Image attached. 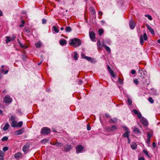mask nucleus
Instances as JSON below:
<instances>
[{
    "label": "nucleus",
    "mask_w": 160,
    "mask_h": 160,
    "mask_svg": "<svg viewBox=\"0 0 160 160\" xmlns=\"http://www.w3.org/2000/svg\"><path fill=\"white\" fill-rule=\"evenodd\" d=\"M9 127V124L8 123H7L5 124V126L3 128V130L4 131L7 130Z\"/></svg>",
    "instance_id": "obj_20"
},
{
    "label": "nucleus",
    "mask_w": 160,
    "mask_h": 160,
    "mask_svg": "<svg viewBox=\"0 0 160 160\" xmlns=\"http://www.w3.org/2000/svg\"><path fill=\"white\" fill-rule=\"evenodd\" d=\"M131 147L132 149L135 150L137 147V145L136 143H133L131 145Z\"/></svg>",
    "instance_id": "obj_26"
},
{
    "label": "nucleus",
    "mask_w": 160,
    "mask_h": 160,
    "mask_svg": "<svg viewBox=\"0 0 160 160\" xmlns=\"http://www.w3.org/2000/svg\"><path fill=\"white\" fill-rule=\"evenodd\" d=\"M118 81L119 82V83H122V80L120 79V78H118Z\"/></svg>",
    "instance_id": "obj_56"
},
{
    "label": "nucleus",
    "mask_w": 160,
    "mask_h": 160,
    "mask_svg": "<svg viewBox=\"0 0 160 160\" xmlns=\"http://www.w3.org/2000/svg\"><path fill=\"white\" fill-rule=\"evenodd\" d=\"M136 73L135 70H132L131 71V73L132 74H135Z\"/></svg>",
    "instance_id": "obj_53"
},
{
    "label": "nucleus",
    "mask_w": 160,
    "mask_h": 160,
    "mask_svg": "<svg viewBox=\"0 0 160 160\" xmlns=\"http://www.w3.org/2000/svg\"><path fill=\"white\" fill-rule=\"evenodd\" d=\"M9 121H11L12 122L15 121V117L14 116L12 115L9 119Z\"/></svg>",
    "instance_id": "obj_28"
},
{
    "label": "nucleus",
    "mask_w": 160,
    "mask_h": 160,
    "mask_svg": "<svg viewBox=\"0 0 160 160\" xmlns=\"http://www.w3.org/2000/svg\"><path fill=\"white\" fill-rule=\"evenodd\" d=\"M0 160H3V156H0Z\"/></svg>",
    "instance_id": "obj_63"
},
{
    "label": "nucleus",
    "mask_w": 160,
    "mask_h": 160,
    "mask_svg": "<svg viewBox=\"0 0 160 160\" xmlns=\"http://www.w3.org/2000/svg\"><path fill=\"white\" fill-rule=\"evenodd\" d=\"M29 148V145L27 143L25 144L23 147L22 148V150L24 152H25Z\"/></svg>",
    "instance_id": "obj_13"
},
{
    "label": "nucleus",
    "mask_w": 160,
    "mask_h": 160,
    "mask_svg": "<svg viewBox=\"0 0 160 160\" xmlns=\"http://www.w3.org/2000/svg\"><path fill=\"white\" fill-rule=\"evenodd\" d=\"M59 43L62 46H65L67 44V41L64 39H62L59 41Z\"/></svg>",
    "instance_id": "obj_16"
},
{
    "label": "nucleus",
    "mask_w": 160,
    "mask_h": 160,
    "mask_svg": "<svg viewBox=\"0 0 160 160\" xmlns=\"http://www.w3.org/2000/svg\"><path fill=\"white\" fill-rule=\"evenodd\" d=\"M133 131L134 133L135 134H137L138 135H140L141 134V132L140 131L139 129L136 127H134L133 129Z\"/></svg>",
    "instance_id": "obj_11"
},
{
    "label": "nucleus",
    "mask_w": 160,
    "mask_h": 160,
    "mask_svg": "<svg viewBox=\"0 0 160 160\" xmlns=\"http://www.w3.org/2000/svg\"><path fill=\"white\" fill-rule=\"evenodd\" d=\"M117 129V127L115 125H113L111 127V131H114Z\"/></svg>",
    "instance_id": "obj_24"
},
{
    "label": "nucleus",
    "mask_w": 160,
    "mask_h": 160,
    "mask_svg": "<svg viewBox=\"0 0 160 160\" xmlns=\"http://www.w3.org/2000/svg\"><path fill=\"white\" fill-rule=\"evenodd\" d=\"M87 129L88 131H90L91 130V127L89 124L87 125Z\"/></svg>",
    "instance_id": "obj_47"
},
{
    "label": "nucleus",
    "mask_w": 160,
    "mask_h": 160,
    "mask_svg": "<svg viewBox=\"0 0 160 160\" xmlns=\"http://www.w3.org/2000/svg\"><path fill=\"white\" fill-rule=\"evenodd\" d=\"M132 112L135 114L137 115V117L139 119H140L142 118V116L141 113L136 109H134Z\"/></svg>",
    "instance_id": "obj_7"
},
{
    "label": "nucleus",
    "mask_w": 160,
    "mask_h": 160,
    "mask_svg": "<svg viewBox=\"0 0 160 160\" xmlns=\"http://www.w3.org/2000/svg\"><path fill=\"white\" fill-rule=\"evenodd\" d=\"M152 136V134L150 132H148L147 134V138L151 139V137Z\"/></svg>",
    "instance_id": "obj_35"
},
{
    "label": "nucleus",
    "mask_w": 160,
    "mask_h": 160,
    "mask_svg": "<svg viewBox=\"0 0 160 160\" xmlns=\"http://www.w3.org/2000/svg\"><path fill=\"white\" fill-rule=\"evenodd\" d=\"M17 127H19L20 128L21 127L22 125V121H20L19 122L17 123Z\"/></svg>",
    "instance_id": "obj_32"
},
{
    "label": "nucleus",
    "mask_w": 160,
    "mask_h": 160,
    "mask_svg": "<svg viewBox=\"0 0 160 160\" xmlns=\"http://www.w3.org/2000/svg\"><path fill=\"white\" fill-rule=\"evenodd\" d=\"M6 38H7L6 41V43H8L9 42L12 41V39L10 37L6 36Z\"/></svg>",
    "instance_id": "obj_27"
},
{
    "label": "nucleus",
    "mask_w": 160,
    "mask_h": 160,
    "mask_svg": "<svg viewBox=\"0 0 160 160\" xmlns=\"http://www.w3.org/2000/svg\"><path fill=\"white\" fill-rule=\"evenodd\" d=\"M105 132L107 133H105L107 135H109V133L110 132V128L109 127L106 128L105 129Z\"/></svg>",
    "instance_id": "obj_22"
},
{
    "label": "nucleus",
    "mask_w": 160,
    "mask_h": 160,
    "mask_svg": "<svg viewBox=\"0 0 160 160\" xmlns=\"http://www.w3.org/2000/svg\"><path fill=\"white\" fill-rule=\"evenodd\" d=\"M53 29L56 33H58L59 32V30L57 29V28L55 26H53Z\"/></svg>",
    "instance_id": "obj_39"
},
{
    "label": "nucleus",
    "mask_w": 160,
    "mask_h": 160,
    "mask_svg": "<svg viewBox=\"0 0 160 160\" xmlns=\"http://www.w3.org/2000/svg\"><path fill=\"white\" fill-rule=\"evenodd\" d=\"M25 58H26V56H22V59L24 60H25Z\"/></svg>",
    "instance_id": "obj_64"
},
{
    "label": "nucleus",
    "mask_w": 160,
    "mask_h": 160,
    "mask_svg": "<svg viewBox=\"0 0 160 160\" xmlns=\"http://www.w3.org/2000/svg\"><path fill=\"white\" fill-rule=\"evenodd\" d=\"M138 160H144V158L141 157L139 158Z\"/></svg>",
    "instance_id": "obj_60"
},
{
    "label": "nucleus",
    "mask_w": 160,
    "mask_h": 160,
    "mask_svg": "<svg viewBox=\"0 0 160 160\" xmlns=\"http://www.w3.org/2000/svg\"><path fill=\"white\" fill-rule=\"evenodd\" d=\"M148 100L151 103H152L154 102V101L152 98L151 97H149L148 98Z\"/></svg>",
    "instance_id": "obj_38"
},
{
    "label": "nucleus",
    "mask_w": 160,
    "mask_h": 160,
    "mask_svg": "<svg viewBox=\"0 0 160 160\" xmlns=\"http://www.w3.org/2000/svg\"><path fill=\"white\" fill-rule=\"evenodd\" d=\"M47 22V20L45 19H43L42 20V23L45 24Z\"/></svg>",
    "instance_id": "obj_49"
},
{
    "label": "nucleus",
    "mask_w": 160,
    "mask_h": 160,
    "mask_svg": "<svg viewBox=\"0 0 160 160\" xmlns=\"http://www.w3.org/2000/svg\"><path fill=\"white\" fill-rule=\"evenodd\" d=\"M129 133L130 132H126L122 134V136L124 138H128L129 137Z\"/></svg>",
    "instance_id": "obj_25"
},
{
    "label": "nucleus",
    "mask_w": 160,
    "mask_h": 160,
    "mask_svg": "<svg viewBox=\"0 0 160 160\" xmlns=\"http://www.w3.org/2000/svg\"><path fill=\"white\" fill-rule=\"evenodd\" d=\"M2 71L3 72H4L5 74H7L8 73V70H6L5 71L3 69V68H2Z\"/></svg>",
    "instance_id": "obj_46"
},
{
    "label": "nucleus",
    "mask_w": 160,
    "mask_h": 160,
    "mask_svg": "<svg viewBox=\"0 0 160 160\" xmlns=\"http://www.w3.org/2000/svg\"><path fill=\"white\" fill-rule=\"evenodd\" d=\"M116 74L114 73L113 71L111 69V76L114 78L116 77Z\"/></svg>",
    "instance_id": "obj_30"
},
{
    "label": "nucleus",
    "mask_w": 160,
    "mask_h": 160,
    "mask_svg": "<svg viewBox=\"0 0 160 160\" xmlns=\"http://www.w3.org/2000/svg\"><path fill=\"white\" fill-rule=\"evenodd\" d=\"M98 14L100 16H102V12L101 11H99L98 12Z\"/></svg>",
    "instance_id": "obj_57"
},
{
    "label": "nucleus",
    "mask_w": 160,
    "mask_h": 160,
    "mask_svg": "<svg viewBox=\"0 0 160 160\" xmlns=\"http://www.w3.org/2000/svg\"><path fill=\"white\" fill-rule=\"evenodd\" d=\"M83 58L87 59L88 61H89L92 62H95V61L94 59L90 57L85 56Z\"/></svg>",
    "instance_id": "obj_15"
},
{
    "label": "nucleus",
    "mask_w": 160,
    "mask_h": 160,
    "mask_svg": "<svg viewBox=\"0 0 160 160\" xmlns=\"http://www.w3.org/2000/svg\"><path fill=\"white\" fill-rule=\"evenodd\" d=\"M22 155V153L21 152H19L16 153L14 155V157L16 158H20Z\"/></svg>",
    "instance_id": "obj_19"
},
{
    "label": "nucleus",
    "mask_w": 160,
    "mask_h": 160,
    "mask_svg": "<svg viewBox=\"0 0 160 160\" xmlns=\"http://www.w3.org/2000/svg\"><path fill=\"white\" fill-rule=\"evenodd\" d=\"M18 122L16 121L12 122L10 123L11 126L13 128H15L17 127Z\"/></svg>",
    "instance_id": "obj_18"
},
{
    "label": "nucleus",
    "mask_w": 160,
    "mask_h": 160,
    "mask_svg": "<svg viewBox=\"0 0 160 160\" xmlns=\"http://www.w3.org/2000/svg\"><path fill=\"white\" fill-rule=\"evenodd\" d=\"M143 152L148 158H150L151 157L150 155L149 154H148V152H147V151L146 150H145V149L143 150Z\"/></svg>",
    "instance_id": "obj_29"
},
{
    "label": "nucleus",
    "mask_w": 160,
    "mask_h": 160,
    "mask_svg": "<svg viewBox=\"0 0 160 160\" xmlns=\"http://www.w3.org/2000/svg\"><path fill=\"white\" fill-rule=\"evenodd\" d=\"M146 27L148 29L150 32L153 35L155 34V33L153 29L148 24H146Z\"/></svg>",
    "instance_id": "obj_10"
},
{
    "label": "nucleus",
    "mask_w": 160,
    "mask_h": 160,
    "mask_svg": "<svg viewBox=\"0 0 160 160\" xmlns=\"http://www.w3.org/2000/svg\"><path fill=\"white\" fill-rule=\"evenodd\" d=\"M72 148V147L71 145H65L64 147L63 151H65L66 152H68L70 151L71 148Z\"/></svg>",
    "instance_id": "obj_8"
},
{
    "label": "nucleus",
    "mask_w": 160,
    "mask_h": 160,
    "mask_svg": "<svg viewBox=\"0 0 160 160\" xmlns=\"http://www.w3.org/2000/svg\"><path fill=\"white\" fill-rule=\"evenodd\" d=\"M24 132V130L22 129H21L20 130H18L16 131L15 132V134L17 135H19L22 134Z\"/></svg>",
    "instance_id": "obj_17"
},
{
    "label": "nucleus",
    "mask_w": 160,
    "mask_h": 160,
    "mask_svg": "<svg viewBox=\"0 0 160 160\" xmlns=\"http://www.w3.org/2000/svg\"><path fill=\"white\" fill-rule=\"evenodd\" d=\"M82 81L81 80H79V82H78V83L79 84H81L82 83Z\"/></svg>",
    "instance_id": "obj_61"
},
{
    "label": "nucleus",
    "mask_w": 160,
    "mask_h": 160,
    "mask_svg": "<svg viewBox=\"0 0 160 160\" xmlns=\"http://www.w3.org/2000/svg\"><path fill=\"white\" fill-rule=\"evenodd\" d=\"M81 43V40L77 38H74L71 39L69 41V44L74 48L80 46Z\"/></svg>",
    "instance_id": "obj_1"
},
{
    "label": "nucleus",
    "mask_w": 160,
    "mask_h": 160,
    "mask_svg": "<svg viewBox=\"0 0 160 160\" xmlns=\"http://www.w3.org/2000/svg\"><path fill=\"white\" fill-rule=\"evenodd\" d=\"M127 139H128V143L129 144L131 142V140H130L129 137L128 138H127Z\"/></svg>",
    "instance_id": "obj_59"
},
{
    "label": "nucleus",
    "mask_w": 160,
    "mask_h": 160,
    "mask_svg": "<svg viewBox=\"0 0 160 160\" xmlns=\"http://www.w3.org/2000/svg\"><path fill=\"white\" fill-rule=\"evenodd\" d=\"M42 43L40 41H38L35 44L36 47L37 48H39L41 47Z\"/></svg>",
    "instance_id": "obj_21"
},
{
    "label": "nucleus",
    "mask_w": 160,
    "mask_h": 160,
    "mask_svg": "<svg viewBox=\"0 0 160 160\" xmlns=\"http://www.w3.org/2000/svg\"><path fill=\"white\" fill-rule=\"evenodd\" d=\"M145 16L146 17H147L148 19L150 20H152V17L149 15H145Z\"/></svg>",
    "instance_id": "obj_37"
},
{
    "label": "nucleus",
    "mask_w": 160,
    "mask_h": 160,
    "mask_svg": "<svg viewBox=\"0 0 160 160\" xmlns=\"http://www.w3.org/2000/svg\"><path fill=\"white\" fill-rule=\"evenodd\" d=\"M50 132V129L47 127H43L41 129V133L42 134H47Z\"/></svg>",
    "instance_id": "obj_3"
},
{
    "label": "nucleus",
    "mask_w": 160,
    "mask_h": 160,
    "mask_svg": "<svg viewBox=\"0 0 160 160\" xmlns=\"http://www.w3.org/2000/svg\"><path fill=\"white\" fill-rule=\"evenodd\" d=\"M152 146L154 148H155L156 145V143L155 142H153L152 143Z\"/></svg>",
    "instance_id": "obj_62"
},
{
    "label": "nucleus",
    "mask_w": 160,
    "mask_h": 160,
    "mask_svg": "<svg viewBox=\"0 0 160 160\" xmlns=\"http://www.w3.org/2000/svg\"><path fill=\"white\" fill-rule=\"evenodd\" d=\"M90 10L93 14H95L96 13L95 10L93 8L91 7L90 8Z\"/></svg>",
    "instance_id": "obj_41"
},
{
    "label": "nucleus",
    "mask_w": 160,
    "mask_h": 160,
    "mask_svg": "<svg viewBox=\"0 0 160 160\" xmlns=\"http://www.w3.org/2000/svg\"><path fill=\"white\" fill-rule=\"evenodd\" d=\"M3 101L5 103H10L12 102V99L10 98L9 96L7 95L4 98Z\"/></svg>",
    "instance_id": "obj_5"
},
{
    "label": "nucleus",
    "mask_w": 160,
    "mask_h": 160,
    "mask_svg": "<svg viewBox=\"0 0 160 160\" xmlns=\"http://www.w3.org/2000/svg\"><path fill=\"white\" fill-rule=\"evenodd\" d=\"M134 82L136 84H137L138 83V81L137 79H135L134 80Z\"/></svg>",
    "instance_id": "obj_51"
},
{
    "label": "nucleus",
    "mask_w": 160,
    "mask_h": 160,
    "mask_svg": "<svg viewBox=\"0 0 160 160\" xmlns=\"http://www.w3.org/2000/svg\"><path fill=\"white\" fill-rule=\"evenodd\" d=\"M117 120L116 118L114 119V120L111 119L110 122H111V123H112V122L115 123L117 121Z\"/></svg>",
    "instance_id": "obj_45"
},
{
    "label": "nucleus",
    "mask_w": 160,
    "mask_h": 160,
    "mask_svg": "<svg viewBox=\"0 0 160 160\" xmlns=\"http://www.w3.org/2000/svg\"><path fill=\"white\" fill-rule=\"evenodd\" d=\"M143 39L146 41L147 39V34L146 33H144L143 34V36L141 35L140 38V42L141 45H142L143 43Z\"/></svg>",
    "instance_id": "obj_4"
},
{
    "label": "nucleus",
    "mask_w": 160,
    "mask_h": 160,
    "mask_svg": "<svg viewBox=\"0 0 160 160\" xmlns=\"http://www.w3.org/2000/svg\"><path fill=\"white\" fill-rule=\"evenodd\" d=\"M15 38L16 36L14 35H13V37H12V38H11L12 39V41H14L15 40Z\"/></svg>",
    "instance_id": "obj_55"
},
{
    "label": "nucleus",
    "mask_w": 160,
    "mask_h": 160,
    "mask_svg": "<svg viewBox=\"0 0 160 160\" xmlns=\"http://www.w3.org/2000/svg\"><path fill=\"white\" fill-rule=\"evenodd\" d=\"M83 149V147L81 145H78L76 148V152L78 154L82 152V151Z\"/></svg>",
    "instance_id": "obj_6"
},
{
    "label": "nucleus",
    "mask_w": 160,
    "mask_h": 160,
    "mask_svg": "<svg viewBox=\"0 0 160 160\" xmlns=\"http://www.w3.org/2000/svg\"><path fill=\"white\" fill-rule=\"evenodd\" d=\"M89 36L91 40L93 41V40L95 38V33L92 32H89Z\"/></svg>",
    "instance_id": "obj_12"
},
{
    "label": "nucleus",
    "mask_w": 160,
    "mask_h": 160,
    "mask_svg": "<svg viewBox=\"0 0 160 160\" xmlns=\"http://www.w3.org/2000/svg\"><path fill=\"white\" fill-rule=\"evenodd\" d=\"M107 66L108 67V71L110 73V67L108 65H107Z\"/></svg>",
    "instance_id": "obj_58"
},
{
    "label": "nucleus",
    "mask_w": 160,
    "mask_h": 160,
    "mask_svg": "<svg viewBox=\"0 0 160 160\" xmlns=\"http://www.w3.org/2000/svg\"><path fill=\"white\" fill-rule=\"evenodd\" d=\"M123 128L125 129L126 132H129V129L126 126H123Z\"/></svg>",
    "instance_id": "obj_43"
},
{
    "label": "nucleus",
    "mask_w": 160,
    "mask_h": 160,
    "mask_svg": "<svg viewBox=\"0 0 160 160\" xmlns=\"http://www.w3.org/2000/svg\"><path fill=\"white\" fill-rule=\"evenodd\" d=\"M8 149V147H5L3 148L2 150L3 151L5 152V151H7Z\"/></svg>",
    "instance_id": "obj_50"
},
{
    "label": "nucleus",
    "mask_w": 160,
    "mask_h": 160,
    "mask_svg": "<svg viewBox=\"0 0 160 160\" xmlns=\"http://www.w3.org/2000/svg\"><path fill=\"white\" fill-rule=\"evenodd\" d=\"M63 146V144L61 142H57L56 146L58 147H62Z\"/></svg>",
    "instance_id": "obj_34"
},
{
    "label": "nucleus",
    "mask_w": 160,
    "mask_h": 160,
    "mask_svg": "<svg viewBox=\"0 0 160 160\" xmlns=\"http://www.w3.org/2000/svg\"><path fill=\"white\" fill-rule=\"evenodd\" d=\"M4 154V153L1 150H0V156H3Z\"/></svg>",
    "instance_id": "obj_52"
},
{
    "label": "nucleus",
    "mask_w": 160,
    "mask_h": 160,
    "mask_svg": "<svg viewBox=\"0 0 160 160\" xmlns=\"http://www.w3.org/2000/svg\"><path fill=\"white\" fill-rule=\"evenodd\" d=\"M136 25V23L132 20H131L130 21L129 26L130 29H133L134 28Z\"/></svg>",
    "instance_id": "obj_9"
},
{
    "label": "nucleus",
    "mask_w": 160,
    "mask_h": 160,
    "mask_svg": "<svg viewBox=\"0 0 160 160\" xmlns=\"http://www.w3.org/2000/svg\"><path fill=\"white\" fill-rule=\"evenodd\" d=\"M25 23V21H22V24L20 25V27H22L24 26V24Z\"/></svg>",
    "instance_id": "obj_44"
},
{
    "label": "nucleus",
    "mask_w": 160,
    "mask_h": 160,
    "mask_svg": "<svg viewBox=\"0 0 160 160\" xmlns=\"http://www.w3.org/2000/svg\"><path fill=\"white\" fill-rule=\"evenodd\" d=\"M8 139V138L7 137H4L2 139V141H6Z\"/></svg>",
    "instance_id": "obj_42"
},
{
    "label": "nucleus",
    "mask_w": 160,
    "mask_h": 160,
    "mask_svg": "<svg viewBox=\"0 0 160 160\" xmlns=\"http://www.w3.org/2000/svg\"><path fill=\"white\" fill-rule=\"evenodd\" d=\"M18 41L19 45L21 47L24 48H27V47L24 46L22 44L21 42L19 41V40H18Z\"/></svg>",
    "instance_id": "obj_31"
},
{
    "label": "nucleus",
    "mask_w": 160,
    "mask_h": 160,
    "mask_svg": "<svg viewBox=\"0 0 160 160\" xmlns=\"http://www.w3.org/2000/svg\"><path fill=\"white\" fill-rule=\"evenodd\" d=\"M72 30V28L69 26H67L66 27L65 31L68 32H71Z\"/></svg>",
    "instance_id": "obj_23"
},
{
    "label": "nucleus",
    "mask_w": 160,
    "mask_h": 160,
    "mask_svg": "<svg viewBox=\"0 0 160 160\" xmlns=\"http://www.w3.org/2000/svg\"><path fill=\"white\" fill-rule=\"evenodd\" d=\"M99 34L100 36H101L103 32V31L102 29H100L99 30Z\"/></svg>",
    "instance_id": "obj_40"
},
{
    "label": "nucleus",
    "mask_w": 160,
    "mask_h": 160,
    "mask_svg": "<svg viewBox=\"0 0 160 160\" xmlns=\"http://www.w3.org/2000/svg\"><path fill=\"white\" fill-rule=\"evenodd\" d=\"M97 44L99 48H101L102 47H104L108 52H109L110 50V48L108 47L104 43L101 44L100 42L99 41L97 42Z\"/></svg>",
    "instance_id": "obj_2"
},
{
    "label": "nucleus",
    "mask_w": 160,
    "mask_h": 160,
    "mask_svg": "<svg viewBox=\"0 0 160 160\" xmlns=\"http://www.w3.org/2000/svg\"><path fill=\"white\" fill-rule=\"evenodd\" d=\"M150 140H151L150 138H147V139L146 140V142L148 144H149L150 142Z\"/></svg>",
    "instance_id": "obj_48"
},
{
    "label": "nucleus",
    "mask_w": 160,
    "mask_h": 160,
    "mask_svg": "<svg viewBox=\"0 0 160 160\" xmlns=\"http://www.w3.org/2000/svg\"><path fill=\"white\" fill-rule=\"evenodd\" d=\"M47 140L46 139H43V140L41 141V142H45V143L47 142Z\"/></svg>",
    "instance_id": "obj_54"
},
{
    "label": "nucleus",
    "mask_w": 160,
    "mask_h": 160,
    "mask_svg": "<svg viewBox=\"0 0 160 160\" xmlns=\"http://www.w3.org/2000/svg\"><path fill=\"white\" fill-rule=\"evenodd\" d=\"M127 103L128 105H131L132 104V101L130 98H128L127 100Z\"/></svg>",
    "instance_id": "obj_33"
},
{
    "label": "nucleus",
    "mask_w": 160,
    "mask_h": 160,
    "mask_svg": "<svg viewBox=\"0 0 160 160\" xmlns=\"http://www.w3.org/2000/svg\"><path fill=\"white\" fill-rule=\"evenodd\" d=\"M77 55L78 53L76 52H74V57L75 59L76 60H78V57L77 56Z\"/></svg>",
    "instance_id": "obj_36"
},
{
    "label": "nucleus",
    "mask_w": 160,
    "mask_h": 160,
    "mask_svg": "<svg viewBox=\"0 0 160 160\" xmlns=\"http://www.w3.org/2000/svg\"><path fill=\"white\" fill-rule=\"evenodd\" d=\"M141 122L144 125L146 126L148 125V122L147 119L142 118L141 120Z\"/></svg>",
    "instance_id": "obj_14"
}]
</instances>
